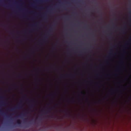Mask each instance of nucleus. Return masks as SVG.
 I'll use <instances>...</instances> for the list:
<instances>
[{
    "instance_id": "f257e3e1",
    "label": "nucleus",
    "mask_w": 131,
    "mask_h": 131,
    "mask_svg": "<svg viewBox=\"0 0 131 131\" xmlns=\"http://www.w3.org/2000/svg\"><path fill=\"white\" fill-rule=\"evenodd\" d=\"M22 101H21L20 103L18 104L17 106L11 108L9 111H13L16 110L21 108L23 106V105L22 104Z\"/></svg>"
},
{
    "instance_id": "f03ea898",
    "label": "nucleus",
    "mask_w": 131,
    "mask_h": 131,
    "mask_svg": "<svg viewBox=\"0 0 131 131\" xmlns=\"http://www.w3.org/2000/svg\"><path fill=\"white\" fill-rule=\"evenodd\" d=\"M35 101L34 100H32L30 101V102H32L31 103L30 105V108L34 109V108L35 105L34 102H35Z\"/></svg>"
},
{
    "instance_id": "7ed1b4c3",
    "label": "nucleus",
    "mask_w": 131,
    "mask_h": 131,
    "mask_svg": "<svg viewBox=\"0 0 131 131\" xmlns=\"http://www.w3.org/2000/svg\"><path fill=\"white\" fill-rule=\"evenodd\" d=\"M52 107H51V108H48L47 110H44L43 111H41L42 112H45V114H47L51 110V108H52Z\"/></svg>"
},
{
    "instance_id": "20e7f679",
    "label": "nucleus",
    "mask_w": 131,
    "mask_h": 131,
    "mask_svg": "<svg viewBox=\"0 0 131 131\" xmlns=\"http://www.w3.org/2000/svg\"><path fill=\"white\" fill-rule=\"evenodd\" d=\"M131 42V37L130 39H129V41H128V43H125V45L123 46V47L125 48V49H127V48L126 47V46L129 45V42Z\"/></svg>"
},
{
    "instance_id": "39448f33",
    "label": "nucleus",
    "mask_w": 131,
    "mask_h": 131,
    "mask_svg": "<svg viewBox=\"0 0 131 131\" xmlns=\"http://www.w3.org/2000/svg\"><path fill=\"white\" fill-rule=\"evenodd\" d=\"M45 38L43 39L42 40H41V42L40 43V44L41 45H43V43L42 42H45Z\"/></svg>"
},
{
    "instance_id": "423d86ee",
    "label": "nucleus",
    "mask_w": 131,
    "mask_h": 131,
    "mask_svg": "<svg viewBox=\"0 0 131 131\" xmlns=\"http://www.w3.org/2000/svg\"><path fill=\"white\" fill-rule=\"evenodd\" d=\"M39 24L38 23H36L34 25H31V27L33 26L35 27H38L39 26Z\"/></svg>"
},
{
    "instance_id": "0eeeda50",
    "label": "nucleus",
    "mask_w": 131,
    "mask_h": 131,
    "mask_svg": "<svg viewBox=\"0 0 131 131\" xmlns=\"http://www.w3.org/2000/svg\"><path fill=\"white\" fill-rule=\"evenodd\" d=\"M17 124L19 125L20 126L21 124V122H20V121L19 120H18L17 122Z\"/></svg>"
},
{
    "instance_id": "6e6552de",
    "label": "nucleus",
    "mask_w": 131,
    "mask_h": 131,
    "mask_svg": "<svg viewBox=\"0 0 131 131\" xmlns=\"http://www.w3.org/2000/svg\"><path fill=\"white\" fill-rule=\"evenodd\" d=\"M67 102H68L69 101V102H75V100H70V99H69V100H67Z\"/></svg>"
},
{
    "instance_id": "1a4fd4ad",
    "label": "nucleus",
    "mask_w": 131,
    "mask_h": 131,
    "mask_svg": "<svg viewBox=\"0 0 131 131\" xmlns=\"http://www.w3.org/2000/svg\"><path fill=\"white\" fill-rule=\"evenodd\" d=\"M112 53L111 52H110V55L107 57V58H110L111 56V55H112Z\"/></svg>"
},
{
    "instance_id": "9d476101",
    "label": "nucleus",
    "mask_w": 131,
    "mask_h": 131,
    "mask_svg": "<svg viewBox=\"0 0 131 131\" xmlns=\"http://www.w3.org/2000/svg\"><path fill=\"white\" fill-rule=\"evenodd\" d=\"M62 111L63 112H66V115H68V113L67 112L66 110H63Z\"/></svg>"
},
{
    "instance_id": "9b49d317",
    "label": "nucleus",
    "mask_w": 131,
    "mask_h": 131,
    "mask_svg": "<svg viewBox=\"0 0 131 131\" xmlns=\"http://www.w3.org/2000/svg\"><path fill=\"white\" fill-rule=\"evenodd\" d=\"M43 17L44 18V19L47 18L46 16V15H45V14H43Z\"/></svg>"
},
{
    "instance_id": "f8f14e48",
    "label": "nucleus",
    "mask_w": 131,
    "mask_h": 131,
    "mask_svg": "<svg viewBox=\"0 0 131 131\" xmlns=\"http://www.w3.org/2000/svg\"><path fill=\"white\" fill-rule=\"evenodd\" d=\"M53 30L52 28V27H51L50 29H49V32H51V30Z\"/></svg>"
},
{
    "instance_id": "ddd939ff",
    "label": "nucleus",
    "mask_w": 131,
    "mask_h": 131,
    "mask_svg": "<svg viewBox=\"0 0 131 131\" xmlns=\"http://www.w3.org/2000/svg\"><path fill=\"white\" fill-rule=\"evenodd\" d=\"M4 6H5V7H8V8H9V6H7L6 5H5V4H4Z\"/></svg>"
},
{
    "instance_id": "4468645a",
    "label": "nucleus",
    "mask_w": 131,
    "mask_h": 131,
    "mask_svg": "<svg viewBox=\"0 0 131 131\" xmlns=\"http://www.w3.org/2000/svg\"><path fill=\"white\" fill-rule=\"evenodd\" d=\"M126 26L124 28V29H123V30L121 31H122V32H123H123H124V29H125L126 28Z\"/></svg>"
},
{
    "instance_id": "2eb2a0df",
    "label": "nucleus",
    "mask_w": 131,
    "mask_h": 131,
    "mask_svg": "<svg viewBox=\"0 0 131 131\" xmlns=\"http://www.w3.org/2000/svg\"><path fill=\"white\" fill-rule=\"evenodd\" d=\"M5 101H3L2 103V104L3 105L4 104H5Z\"/></svg>"
},
{
    "instance_id": "dca6fc26",
    "label": "nucleus",
    "mask_w": 131,
    "mask_h": 131,
    "mask_svg": "<svg viewBox=\"0 0 131 131\" xmlns=\"http://www.w3.org/2000/svg\"><path fill=\"white\" fill-rule=\"evenodd\" d=\"M24 114H21V115H20L19 116V117H21V116H24Z\"/></svg>"
},
{
    "instance_id": "f3484780",
    "label": "nucleus",
    "mask_w": 131,
    "mask_h": 131,
    "mask_svg": "<svg viewBox=\"0 0 131 131\" xmlns=\"http://www.w3.org/2000/svg\"><path fill=\"white\" fill-rule=\"evenodd\" d=\"M47 34H46V35H47ZM45 38H46H46H48V37H47V35H46L45 36H45H44V37L45 38Z\"/></svg>"
},
{
    "instance_id": "a211bd4d",
    "label": "nucleus",
    "mask_w": 131,
    "mask_h": 131,
    "mask_svg": "<svg viewBox=\"0 0 131 131\" xmlns=\"http://www.w3.org/2000/svg\"><path fill=\"white\" fill-rule=\"evenodd\" d=\"M4 98V97L3 96L0 97V98Z\"/></svg>"
},
{
    "instance_id": "6ab92c4d",
    "label": "nucleus",
    "mask_w": 131,
    "mask_h": 131,
    "mask_svg": "<svg viewBox=\"0 0 131 131\" xmlns=\"http://www.w3.org/2000/svg\"><path fill=\"white\" fill-rule=\"evenodd\" d=\"M26 97V95H25V96H24L23 97V98H25V97Z\"/></svg>"
},
{
    "instance_id": "aec40b11",
    "label": "nucleus",
    "mask_w": 131,
    "mask_h": 131,
    "mask_svg": "<svg viewBox=\"0 0 131 131\" xmlns=\"http://www.w3.org/2000/svg\"><path fill=\"white\" fill-rule=\"evenodd\" d=\"M8 90L9 91H11V89H9Z\"/></svg>"
},
{
    "instance_id": "412c9836",
    "label": "nucleus",
    "mask_w": 131,
    "mask_h": 131,
    "mask_svg": "<svg viewBox=\"0 0 131 131\" xmlns=\"http://www.w3.org/2000/svg\"><path fill=\"white\" fill-rule=\"evenodd\" d=\"M39 8V9H42V7H39V8Z\"/></svg>"
},
{
    "instance_id": "4be33fe9",
    "label": "nucleus",
    "mask_w": 131,
    "mask_h": 131,
    "mask_svg": "<svg viewBox=\"0 0 131 131\" xmlns=\"http://www.w3.org/2000/svg\"><path fill=\"white\" fill-rule=\"evenodd\" d=\"M31 30H32L33 31H35V29H32Z\"/></svg>"
},
{
    "instance_id": "5701e85b",
    "label": "nucleus",
    "mask_w": 131,
    "mask_h": 131,
    "mask_svg": "<svg viewBox=\"0 0 131 131\" xmlns=\"http://www.w3.org/2000/svg\"><path fill=\"white\" fill-rule=\"evenodd\" d=\"M25 114H28V113H27V112H25Z\"/></svg>"
},
{
    "instance_id": "b1692460",
    "label": "nucleus",
    "mask_w": 131,
    "mask_h": 131,
    "mask_svg": "<svg viewBox=\"0 0 131 131\" xmlns=\"http://www.w3.org/2000/svg\"><path fill=\"white\" fill-rule=\"evenodd\" d=\"M123 52L124 53L125 52V50H123Z\"/></svg>"
},
{
    "instance_id": "393cba45",
    "label": "nucleus",
    "mask_w": 131,
    "mask_h": 131,
    "mask_svg": "<svg viewBox=\"0 0 131 131\" xmlns=\"http://www.w3.org/2000/svg\"><path fill=\"white\" fill-rule=\"evenodd\" d=\"M31 12V13H33L34 12H33V11H32V12Z\"/></svg>"
},
{
    "instance_id": "a878e982",
    "label": "nucleus",
    "mask_w": 131,
    "mask_h": 131,
    "mask_svg": "<svg viewBox=\"0 0 131 131\" xmlns=\"http://www.w3.org/2000/svg\"><path fill=\"white\" fill-rule=\"evenodd\" d=\"M58 105L57 104H56L55 105V106H57V105Z\"/></svg>"
},
{
    "instance_id": "bb28decb",
    "label": "nucleus",
    "mask_w": 131,
    "mask_h": 131,
    "mask_svg": "<svg viewBox=\"0 0 131 131\" xmlns=\"http://www.w3.org/2000/svg\"><path fill=\"white\" fill-rule=\"evenodd\" d=\"M74 76V75H72V77H75V76Z\"/></svg>"
},
{
    "instance_id": "cd10ccee",
    "label": "nucleus",
    "mask_w": 131,
    "mask_h": 131,
    "mask_svg": "<svg viewBox=\"0 0 131 131\" xmlns=\"http://www.w3.org/2000/svg\"><path fill=\"white\" fill-rule=\"evenodd\" d=\"M29 32H32V31H29Z\"/></svg>"
},
{
    "instance_id": "c85d7f7f",
    "label": "nucleus",
    "mask_w": 131,
    "mask_h": 131,
    "mask_svg": "<svg viewBox=\"0 0 131 131\" xmlns=\"http://www.w3.org/2000/svg\"><path fill=\"white\" fill-rule=\"evenodd\" d=\"M23 58H25V57H23Z\"/></svg>"
},
{
    "instance_id": "c756f323",
    "label": "nucleus",
    "mask_w": 131,
    "mask_h": 131,
    "mask_svg": "<svg viewBox=\"0 0 131 131\" xmlns=\"http://www.w3.org/2000/svg\"><path fill=\"white\" fill-rule=\"evenodd\" d=\"M107 97H105V98H106Z\"/></svg>"
},
{
    "instance_id": "7c9ffc66",
    "label": "nucleus",
    "mask_w": 131,
    "mask_h": 131,
    "mask_svg": "<svg viewBox=\"0 0 131 131\" xmlns=\"http://www.w3.org/2000/svg\"><path fill=\"white\" fill-rule=\"evenodd\" d=\"M35 7L36 8H37V7Z\"/></svg>"
},
{
    "instance_id": "2f4dec72",
    "label": "nucleus",
    "mask_w": 131,
    "mask_h": 131,
    "mask_svg": "<svg viewBox=\"0 0 131 131\" xmlns=\"http://www.w3.org/2000/svg\"><path fill=\"white\" fill-rule=\"evenodd\" d=\"M111 94H112V92H111Z\"/></svg>"
},
{
    "instance_id": "473e14b6",
    "label": "nucleus",
    "mask_w": 131,
    "mask_h": 131,
    "mask_svg": "<svg viewBox=\"0 0 131 131\" xmlns=\"http://www.w3.org/2000/svg\"><path fill=\"white\" fill-rule=\"evenodd\" d=\"M121 94H122V93H121Z\"/></svg>"
},
{
    "instance_id": "72a5a7b5",
    "label": "nucleus",
    "mask_w": 131,
    "mask_h": 131,
    "mask_svg": "<svg viewBox=\"0 0 131 131\" xmlns=\"http://www.w3.org/2000/svg\"><path fill=\"white\" fill-rule=\"evenodd\" d=\"M32 19V18H30L31 19Z\"/></svg>"
},
{
    "instance_id": "f704fd0d",
    "label": "nucleus",
    "mask_w": 131,
    "mask_h": 131,
    "mask_svg": "<svg viewBox=\"0 0 131 131\" xmlns=\"http://www.w3.org/2000/svg\"><path fill=\"white\" fill-rule=\"evenodd\" d=\"M1 113H2V112L1 111H0Z\"/></svg>"
},
{
    "instance_id": "c9c22d12",
    "label": "nucleus",
    "mask_w": 131,
    "mask_h": 131,
    "mask_svg": "<svg viewBox=\"0 0 131 131\" xmlns=\"http://www.w3.org/2000/svg\"><path fill=\"white\" fill-rule=\"evenodd\" d=\"M27 100H29V99H27Z\"/></svg>"
},
{
    "instance_id": "e433bc0d",
    "label": "nucleus",
    "mask_w": 131,
    "mask_h": 131,
    "mask_svg": "<svg viewBox=\"0 0 131 131\" xmlns=\"http://www.w3.org/2000/svg\"><path fill=\"white\" fill-rule=\"evenodd\" d=\"M116 46V45H115V46Z\"/></svg>"
},
{
    "instance_id": "4c0bfd02",
    "label": "nucleus",
    "mask_w": 131,
    "mask_h": 131,
    "mask_svg": "<svg viewBox=\"0 0 131 131\" xmlns=\"http://www.w3.org/2000/svg\"><path fill=\"white\" fill-rule=\"evenodd\" d=\"M61 76H62V75L61 74Z\"/></svg>"
},
{
    "instance_id": "58836bf2",
    "label": "nucleus",
    "mask_w": 131,
    "mask_h": 131,
    "mask_svg": "<svg viewBox=\"0 0 131 131\" xmlns=\"http://www.w3.org/2000/svg\"><path fill=\"white\" fill-rule=\"evenodd\" d=\"M87 101H88V100L87 99Z\"/></svg>"
},
{
    "instance_id": "ea45409f",
    "label": "nucleus",
    "mask_w": 131,
    "mask_h": 131,
    "mask_svg": "<svg viewBox=\"0 0 131 131\" xmlns=\"http://www.w3.org/2000/svg\"><path fill=\"white\" fill-rule=\"evenodd\" d=\"M22 90L23 91H24V90H23V89H22Z\"/></svg>"
},
{
    "instance_id": "a19ab883",
    "label": "nucleus",
    "mask_w": 131,
    "mask_h": 131,
    "mask_svg": "<svg viewBox=\"0 0 131 131\" xmlns=\"http://www.w3.org/2000/svg\"><path fill=\"white\" fill-rule=\"evenodd\" d=\"M53 95V94H52V95Z\"/></svg>"
},
{
    "instance_id": "79ce46f5",
    "label": "nucleus",
    "mask_w": 131,
    "mask_h": 131,
    "mask_svg": "<svg viewBox=\"0 0 131 131\" xmlns=\"http://www.w3.org/2000/svg\"><path fill=\"white\" fill-rule=\"evenodd\" d=\"M111 91H113V90H111Z\"/></svg>"
},
{
    "instance_id": "37998d69",
    "label": "nucleus",
    "mask_w": 131,
    "mask_h": 131,
    "mask_svg": "<svg viewBox=\"0 0 131 131\" xmlns=\"http://www.w3.org/2000/svg\"><path fill=\"white\" fill-rule=\"evenodd\" d=\"M32 5V6H33V5Z\"/></svg>"
},
{
    "instance_id": "c03bdc74",
    "label": "nucleus",
    "mask_w": 131,
    "mask_h": 131,
    "mask_svg": "<svg viewBox=\"0 0 131 131\" xmlns=\"http://www.w3.org/2000/svg\"><path fill=\"white\" fill-rule=\"evenodd\" d=\"M130 20H131V18H130Z\"/></svg>"
}]
</instances>
